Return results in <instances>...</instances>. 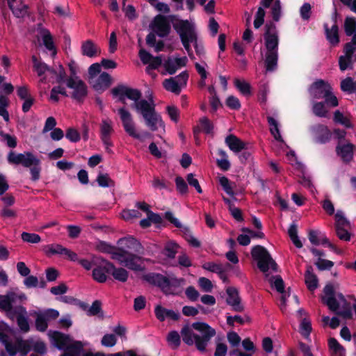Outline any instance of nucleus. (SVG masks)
<instances>
[{"label": "nucleus", "mask_w": 356, "mask_h": 356, "mask_svg": "<svg viewBox=\"0 0 356 356\" xmlns=\"http://www.w3.org/2000/svg\"><path fill=\"white\" fill-rule=\"evenodd\" d=\"M111 92L113 97H118V101L123 104H126V97L134 101L131 107L141 114L145 124L151 131H155L159 127H164L161 116L156 111L152 97L148 100L141 99L142 93L139 90L122 84L114 87Z\"/></svg>", "instance_id": "1"}, {"label": "nucleus", "mask_w": 356, "mask_h": 356, "mask_svg": "<svg viewBox=\"0 0 356 356\" xmlns=\"http://www.w3.org/2000/svg\"><path fill=\"white\" fill-rule=\"evenodd\" d=\"M117 252L113 254V259L130 270L142 271L144 259V247L135 238L129 236L118 241Z\"/></svg>", "instance_id": "2"}, {"label": "nucleus", "mask_w": 356, "mask_h": 356, "mask_svg": "<svg viewBox=\"0 0 356 356\" xmlns=\"http://www.w3.org/2000/svg\"><path fill=\"white\" fill-rule=\"evenodd\" d=\"M181 334L184 343L195 345L199 351L204 352L211 339L216 335V330L205 323L196 322L191 327H183Z\"/></svg>", "instance_id": "3"}, {"label": "nucleus", "mask_w": 356, "mask_h": 356, "mask_svg": "<svg viewBox=\"0 0 356 356\" xmlns=\"http://www.w3.org/2000/svg\"><path fill=\"white\" fill-rule=\"evenodd\" d=\"M323 293L324 295L321 297L322 302L328 307L330 311L345 319L353 318L350 303L341 293L335 295L332 285L327 284L323 289Z\"/></svg>", "instance_id": "4"}, {"label": "nucleus", "mask_w": 356, "mask_h": 356, "mask_svg": "<svg viewBox=\"0 0 356 356\" xmlns=\"http://www.w3.org/2000/svg\"><path fill=\"white\" fill-rule=\"evenodd\" d=\"M252 256L257 261V266L261 272L266 273L269 268L277 270V264L263 246H254L252 250Z\"/></svg>", "instance_id": "5"}, {"label": "nucleus", "mask_w": 356, "mask_h": 356, "mask_svg": "<svg viewBox=\"0 0 356 356\" xmlns=\"http://www.w3.org/2000/svg\"><path fill=\"white\" fill-rule=\"evenodd\" d=\"M67 86L72 90L71 97L79 103H82L88 95L86 83L78 76H70L66 80Z\"/></svg>", "instance_id": "6"}, {"label": "nucleus", "mask_w": 356, "mask_h": 356, "mask_svg": "<svg viewBox=\"0 0 356 356\" xmlns=\"http://www.w3.org/2000/svg\"><path fill=\"white\" fill-rule=\"evenodd\" d=\"M172 25L179 34L181 40H197L194 25L188 20L176 19L175 22H172Z\"/></svg>", "instance_id": "7"}, {"label": "nucleus", "mask_w": 356, "mask_h": 356, "mask_svg": "<svg viewBox=\"0 0 356 356\" xmlns=\"http://www.w3.org/2000/svg\"><path fill=\"white\" fill-rule=\"evenodd\" d=\"M7 159L10 164L22 165L25 168H30L35 163H40V160L30 152L17 154L13 151H10L8 154Z\"/></svg>", "instance_id": "8"}, {"label": "nucleus", "mask_w": 356, "mask_h": 356, "mask_svg": "<svg viewBox=\"0 0 356 356\" xmlns=\"http://www.w3.org/2000/svg\"><path fill=\"white\" fill-rule=\"evenodd\" d=\"M149 27L158 36L166 37L170 32V24L167 17L162 15L155 16L151 22Z\"/></svg>", "instance_id": "9"}, {"label": "nucleus", "mask_w": 356, "mask_h": 356, "mask_svg": "<svg viewBox=\"0 0 356 356\" xmlns=\"http://www.w3.org/2000/svg\"><path fill=\"white\" fill-rule=\"evenodd\" d=\"M118 114L125 132L134 138L140 139V136L136 132L135 124L133 121L131 113L124 107H122L118 109Z\"/></svg>", "instance_id": "10"}, {"label": "nucleus", "mask_w": 356, "mask_h": 356, "mask_svg": "<svg viewBox=\"0 0 356 356\" xmlns=\"http://www.w3.org/2000/svg\"><path fill=\"white\" fill-rule=\"evenodd\" d=\"M265 29L264 39L267 51H277L278 35L275 24L270 22L265 25Z\"/></svg>", "instance_id": "11"}, {"label": "nucleus", "mask_w": 356, "mask_h": 356, "mask_svg": "<svg viewBox=\"0 0 356 356\" xmlns=\"http://www.w3.org/2000/svg\"><path fill=\"white\" fill-rule=\"evenodd\" d=\"M33 31L37 33L35 38L38 41L40 42V39H42L45 47L50 51L54 50L53 55H55L56 50L50 31L44 28L41 23H38L35 25L33 28Z\"/></svg>", "instance_id": "12"}, {"label": "nucleus", "mask_w": 356, "mask_h": 356, "mask_svg": "<svg viewBox=\"0 0 356 356\" xmlns=\"http://www.w3.org/2000/svg\"><path fill=\"white\" fill-rule=\"evenodd\" d=\"M106 263H110V261L102 257L93 256L95 267L92 270V277L95 280L99 283L105 282L107 279L106 273H108V271L106 270Z\"/></svg>", "instance_id": "13"}, {"label": "nucleus", "mask_w": 356, "mask_h": 356, "mask_svg": "<svg viewBox=\"0 0 356 356\" xmlns=\"http://www.w3.org/2000/svg\"><path fill=\"white\" fill-rule=\"evenodd\" d=\"M331 86L322 79L314 82L309 88L310 95L314 99H321L330 94Z\"/></svg>", "instance_id": "14"}, {"label": "nucleus", "mask_w": 356, "mask_h": 356, "mask_svg": "<svg viewBox=\"0 0 356 356\" xmlns=\"http://www.w3.org/2000/svg\"><path fill=\"white\" fill-rule=\"evenodd\" d=\"M8 5L17 18H24L30 15L29 6L23 0H9Z\"/></svg>", "instance_id": "15"}, {"label": "nucleus", "mask_w": 356, "mask_h": 356, "mask_svg": "<svg viewBox=\"0 0 356 356\" xmlns=\"http://www.w3.org/2000/svg\"><path fill=\"white\" fill-rule=\"evenodd\" d=\"M354 149L355 146L352 143L339 141L336 147V152L344 163H350L353 159Z\"/></svg>", "instance_id": "16"}, {"label": "nucleus", "mask_w": 356, "mask_h": 356, "mask_svg": "<svg viewBox=\"0 0 356 356\" xmlns=\"http://www.w3.org/2000/svg\"><path fill=\"white\" fill-rule=\"evenodd\" d=\"M48 334L53 344L60 350H65L72 340L70 335L58 331H49Z\"/></svg>", "instance_id": "17"}, {"label": "nucleus", "mask_w": 356, "mask_h": 356, "mask_svg": "<svg viewBox=\"0 0 356 356\" xmlns=\"http://www.w3.org/2000/svg\"><path fill=\"white\" fill-rule=\"evenodd\" d=\"M227 298V303L230 305L233 310L236 312H241L244 310V306L241 302L238 290L234 287H228L226 290Z\"/></svg>", "instance_id": "18"}, {"label": "nucleus", "mask_w": 356, "mask_h": 356, "mask_svg": "<svg viewBox=\"0 0 356 356\" xmlns=\"http://www.w3.org/2000/svg\"><path fill=\"white\" fill-rule=\"evenodd\" d=\"M312 129L317 142L325 143L330 140L331 132L327 126L318 124L314 126Z\"/></svg>", "instance_id": "19"}, {"label": "nucleus", "mask_w": 356, "mask_h": 356, "mask_svg": "<svg viewBox=\"0 0 356 356\" xmlns=\"http://www.w3.org/2000/svg\"><path fill=\"white\" fill-rule=\"evenodd\" d=\"M95 90H105L112 83V78L107 72H102L99 77L95 78L90 82Z\"/></svg>", "instance_id": "20"}, {"label": "nucleus", "mask_w": 356, "mask_h": 356, "mask_svg": "<svg viewBox=\"0 0 356 356\" xmlns=\"http://www.w3.org/2000/svg\"><path fill=\"white\" fill-rule=\"evenodd\" d=\"M15 318H17V324L22 331L26 332L29 330V324L26 317V309L21 306H16Z\"/></svg>", "instance_id": "21"}, {"label": "nucleus", "mask_w": 356, "mask_h": 356, "mask_svg": "<svg viewBox=\"0 0 356 356\" xmlns=\"http://www.w3.org/2000/svg\"><path fill=\"white\" fill-rule=\"evenodd\" d=\"M108 273H111L113 277L120 282H125L129 277L128 271L123 268H115L112 263H106Z\"/></svg>", "instance_id": "22"}, {"label": "nucleus", "mask_w": 356, "mask_h": 356, "mask_svg": "<svg viewBox=\"0 0 356 356\" xmlns=\"http://www.w3.org/2000/svg\"><path fill=\"white\" fill-rule=\"evenodd\" d=\"M111 120L103 119L99 125L100 128V137L103 143L108 144V139H110L112 133L113 132V129L112 126Z\"/></svg>", "instance_id": "23"}, {"label": "nucleus", "mask_w": 356, "mask_h": 356, "mask_svg": "<svg viewBox=\"0 0 356 356\" xmlns=\"http://www.w3.org/2000/svg\"><path fill=\"white\" fill-rule=\"evenodd\" d=\"M225 143L229 148L235 153H238L246 148V144L233 134H230L226 137Z\"/></svg>", "instance_id": "24"}, {"label": "nucleus", "mask_w": 356, "mask_h": 356, "mask_svg": "<svg viewBox=\"0 0 356 356\" xmlns=\"http://www.w3.org/2000/svg\"><path fill=\"white\" fill-rule=\"evenodd\" d=\"M145 280L150 284L159 286L165 293L166 289V277L157 273H149L144 276Z\"/></svg>", "instance_id": "25"}, {"label": "nucleus", "mask_w": 356, "mask_h": 356, "mask_svg": "<svg viewBox=\"0 0 356 356\" xmlns=\"http://www.w3.org/2000/svg\"><path fill=\"white\" fill-rule=\"evenodd\" d=\"M324 28L325 31L326 38L329 42L334 46L337 45L339 42L338 26L337 24H334L330 29L327 24H325Z\"/></svg>", "instance_id": "26"}, {"label": "nucleus", "mask_w": 356, "mask_h": 356, "mask_svg": "<svg viewBox=\"0 0 356 356\" xmlns=\"http://www.w3.org/2000/svg\"><path fill=\"white\" fill-rule=\"evenodd\" d=\"M0 309L6 313V316L11 320L15 319L16 306L10 305L6 295H0Z\"/></svg>", "instance_id": "27"}, {"label": "nucleus", "mask_w": 356, "mask_h": 356, "mask_svg": "<svg viewBox=\"0 0 356 356\" xmlns=\"http://www.w3.org/2000/svg\"><path fill=\"white\" fill-rule=\"evenodd\" d=\"M305 284L310 291H314L318 287V278L313 273V268L311 266H307L305 275Z\"/></svg>", "instance_id": "28"}, {"label": "nucleus", "mask_w": 356, "mask_h": 356, "mask_svg": "<svg viewBox=\"0 0 356 356\" xmlns=\"http://www.w3.org/2000/svg\"><path fill=\"white\" fill-rule=\"evenodd\" d=\"M81 52L83 55L92 58L99 52V49L92 40H88L82 44Z\"/></svg>", "instance_id": "29"}, {"label": "nucleus", "mask_w": 356, "mask_h": 356, "mask_svg": "<svg viewBox=\"0 0 356 356\" xmlns=\"http://www.w3.org/2000/svg\"><path fill=\"white\" fill-rule=\"evenodd\" d=\"M277 51H267L266 54L265 65L267 71H273L277 63Z\"/></svg>", "instance_id": "30"}, {"label": "nucleus", "mask_w": 356, "mask_h": 356, "mask_svg": "<svg viewBox=\"0 0 356 356\" xmlns=\"http://www.w3.org/2000/svg\"><path fill=\"white\" fill-rule=\"evenodd\" d=\"M332 356H345V349L334 338H330L328 341Z\"/></svg>", "instance_id": "31"}, {"label": "nucleus", "mask_w": 356, "mask_h": 356, "mask_svg": "<svg viewBox=\"0 0 356 356\" xmlns=\"http://www.w3.org/2000/svg\"><path fill=\"white\" fill-rule=\"evenodd\" d=\"M163 86L166 90L173 92L175 95H179L181 88H183L179 83H177L175 81V80H174L172 77L165 79L163 83Z\"/></svg>", "instance_id": "32"}, {"label": "nucleus", "mask_w": 356, "mask_h": 356, "mask_svg": "<svg viewBox=\"0 0 356 356\" xmlns=\"http://www.w3.org/2000/svg\"><path fill=\"white\" fill-rule=\"evenodd\" d=\"M95 249L103 253L110 254L113 259V254L117 252V247L112 246L104 241H99L95 244Z\"/></svg>", "instance_id": "33"}, {"label": "nucleus", "mask_w": 356, "mask_h": 356, "mask_svg": "<svg viewBox=\"0 0 356 356\" xmlns=\"http://www.w3.org/2000/svg\"><path fill=\"white\" fill-rule=\"evenodd\" d=\"M83 345L82 342L79 341L72 340L69 346L65 348V351L70 353L72 356H80L81 351L83 350Z\"/></svg>", "instance_id": "34"}, {"label": "nucleus", "mask_w": 356, "mask_h": 356, "mask_svg": "<svg viewBox=\"0 0 356 356\" xmlns=\"http://www.w3.org/2000/svg\"><path fill=\"white\" fill-rule=\"evenodd\" d=\"M179 248V246L177 243L173 241H169L165 243L163 250V254L168 258L173 259L177 253Z\"/></svg>", "instance_id": "35"}, {"label": "nucleus", "mask_w": 356, "mask_h": 356, "mask_svg": "<svg viewBox=\"0 0 356 356\" xmlns=\"http://www.w3.org/2000/svg\"><path fill=\"white\" fill-rule=\"evenodd\" d=\"M166 289L165 290V293L166 294H172L174 293V289L180 286L181 284L184 283V279H177V278H170L168 279L166 277Z\"/></svg>", "instance_id": "36"}, {"label": "nucleus", "mask_w": 356, "mask_h": 356, "mask_svg": "<svg viewBox=\"0 0 356 356\" xmlns=\"http://www.w3.org/2000/svg\"><path fill=\"white\" fill-rule=\"evenodd\" d=\"M344 31L348 36L356 32V19L353 17H346L343 24Z\"/></svg>", "instance_id": "37"}, {"label": "nucleus", "mask_w": 356, "mask_h": 356, "mask_svg": "<svg viewBox=\"0 0 356 356\" xmlns=\"http://www.w3.org/2000/svg\"><path fill=\"white\" fill-rule=\"evenodd\" d=\"M335 228L350 229V222L343 216V212L338 211L335 215Z\"/></svg>", "instance_id": "38"}, {"label": "nucleus", "mask_w": 356, "mask_h": 356, "mask_svg": "<svg viewBox=\"0 0 356 356\" xmlns=\"http://www.w3.org/2000/svg\"><path fill=\"white\" fill-rule=\"evenodd\" d=\"M67 248L60 244L48 245L44 247L46 254H65Z\"/></svg>", "instance_id": "39"}, {"label": "nucleus", "mask_w": 356, "mask_h": 356, "mask_svg": "<svg viewBox=\"0 0 356 356\" xmlns=\"http://www.w3.org/2000/svg\"><path fill=\"white\" fill-rule=\"evenodd\" d=\"M58 94H60L65 97H68L65 88L61 86H57L54 87L51 90L50 99L54 102L59 101Z\"/></svg>", "instance_id": "40"}, {"label": "nucleus", "mask_w": 356, "mask_h": 356, "mask_svg": "<svg viewBox=\"0 0 356 356\" xmlns=\"http://www.w3.org/2000/svg\"><path fill=\"white\" fill-rule=\"evenodd\" d=\"M288 234L293 241V244L298 248L302 247V244L298 236L297 226L294 224L291 225L288 230Z\"/></svg>", "instance_id": "41"}, {"label": "nucleus", "mask_w": 356, "mask_h": 356, "mask_svg": "<svg viewBox=\"0 0 356 356\" xmlns=\"http://www.w3.org/2000/svg\"><path fill=\"white\" fill-rule=\"evenodd\" d=\"M313 113L318 117H327V111L325 108L324 102H314L312 106Z\"/></svg>", "instance_id": "42"}, {"label": "nucleus", "mask_w": 356, "mask_h": 356, "mask_svg": "<svg viewBox=\"0 0 356 356\" xmlns=\"http://www.w3.org/2000/svg\"><path fill=\"white\" fill-rule=\"evenodd\" d=\"M341 88L349 92L356 91V82H354L352 78L347 77L341 82Z\"/></svg>", "instance_id": "43"}, {"label": "nucleus", "mask_w": 356, "mask_h": 356, "mask_svg": "<svg viewBox=\"0 0 356 356\" xmlns=\"http://www.w3.org/2000/svg\"><path fill=\"white\" fill-rule=\"evenodd\" d=\"M97 181L102 187L114 186L115 182L112 180L108 174L100 173L97 178Z\"/></svg>", "instance_id": "44"}, {"label": "nucleus", "mask_w": 356, "mask_h": 356, "mask_svg": "<svg viewBox=\"0 0 356 356\" xmlns=\"http://www.w3.org/2000/svg\"><path fill=\"white\" fill-rule=\"evenodd\" d=\"M149 3L153 6L157 11L163 13H170V8L168 4L160 2L159 0H147Z\"/></svg>", "instance_id": "45"}, {"label": "nucleus", "mask_w": 356, "mask_h": 356, "mask_svg": "<svg viewBox=\"0 0 356 356\" xmlns=\"http://www.w3.org/2000/svg\"><path fill=\"white\" fill-rule=\"evenodd\" d=\"M234 84L243 95H249L250 94V86L248 83L236 79L234 80Z\"/></svg>", "instance_id": "46"}, {"label": "nucleus", "mask_w": 356, "mask_h": 356, "mask_svg": "<svg viewBox=\"0 0 356 356\" xmlns=\"http://www.w3.org/2000/svg\"><path fill=\"white\" fill-rule=\"evenodd\" d=\"M21 237L24 242L30 243H38L41 241L40 236L34 233L22 232Z\"/></svg>", "instance_id": "47"}, {"label": "nucleus", "mask_w": 356, "mask_h": 356, "mask_svg": "<svg viewBox=\"0 0 356 356\" xmlns=\"http://www.w3.org/2000/svg\"><path fill=\"white\" fill-rule=\"evenodd\" d=\"M175 184L177 190L181 195H186L188 193V185L182 177H177L175 178Z\"/></svg>", "instance_id": "48"}, {"label": "nucleus", "mask_w": 356, "mask_h": 356, "mask_svg": "<svg viewBox=\"0 0 356 356\" xmlns=\"http://www.w3.org/2000/svg\"><path fill=\"white\" fill-rule=\"evenodd\" d=\"M334 120L337 122L344 125L346 127L350 128L352 127V124L350 120L343 116V113L339 111H336L334 113Z\"/></svg>", "instance_id": "49"}, {"label": "nucleus", "mask_w": 356, "mask_h": 356, "mask_svg": "<svg viewBox=\"0 0 356 356\" xmlns=\"http://www.w3.org/2000/svg\"><path fill=\"white\" fill-rule=\"evenodd\" d=\"M281 3L280 0H275L271 8V15L275 22H278L281 17Z\"/></svg>", "instance_id": "50"}, {"label": "nucleus", "mask_w": 356, "mask_h": 356, "mask_svg": "<svg viewBox=\"0 0 356 356\" xmlns=\"http://www.w3.org/2000/svg\"><path fill=\"white\" fill-rule=\"evenodd\" d=\"M339 68L341 71L346 70L347 68L352 69V58L347 56H341L339 58Z\"/></svg>", "instance_id": "51"}, {"label": "nucleus", "mask_w": 356, "mask_h": 356, "mask_svg": "<svg viewBox=\"0 0 356 356\" xmlns=\"http://www.w3.org/2000/svg\"><path fill=\"white\" fill-rule=\"evenodd\" d=\"M315 265L320 270H330L333 266L334 263L332 261L327 260L319 257Z\"/></svg>", "instance_id": "52"}, {"label": "nucleus", "mask_w": 356, "mask_h": 356, "mask_svg": "<svg viewBox=\"0 0 356 356\" xmlns=\"http://www.w3.org/2000/svg\"><path fill=\"white\" fill-rule=\"evenodd\" d=\"M203 268L211 272L217 273L221 275L224 273L223 267L220 264L209 262L204 264ZM221 277H222V275H221Z\"/></svg>", "instance_id": "53"}, {"label": "nucleus", "mask_w": 356, "mask_h": 356, "mask_svg": "<svg viewBox=\"0 0 356 356\" xmlns=\"http://www.w3.org/2000/svg\"><path fill=\"white\" fill-rule=\"evenodd\" d=\"M266 12L262 7H259L257 12L255 19L254 22V26L256 29H259L264 22Z\"/></svg>", "instance_id": "54"}, {"label": "nucleus", "mask_w": 356, "mask_h": 356, "mask_svg": "<svg viewBox=\"0 0 356 356\" xmlns=\"http://www.w3.org/2000/svg\"><path fill=\"white\" fill-rule=\"evenodd\" d=\"M47 319L44 315H38L35 320V326L38 330L44 332L47 328Z\"/></svg>", "instance_id": "55"}, {"label": "nucleus", "mask_w": 356, "mask_h": 356, "mask_svg": "<svg viewBox=\"0 0 356 356\" xmlns=\"http://www.w3.org/2000/svg\"><path fill=\"white\" fill-rule=\"evenodd\" d=\"M312 331V325L310 321L307 319L306 318H304L300 323V332L301 334L305 337H307L310 332Z\"/></svg>", "instance_id": "56"}, {"label": "nucleus", "mask_w": 356, "mask_h": 356, "mask_svg": "<svg viewBox=\"0 0 356 356\" xmlns=\"http://www.w3.org/2000/svg\"><path fill=\"white\" fill-rule=\"evenodd\" d=\"M184 237L186 240L193 247L199 248L200 246V242L195 238L191 231L188 228L184 229Z\"/></svg>", "instance_id": "57"}, {"label": "nucleus", "mask_w": 356, "mask_h": 356, "mask_svg": "<svg viewBox=\"0 0 356 356\" xmlns=\"http://www.w3.org/2000/svg\"><path fill=\"white\" fill-rule=\"evenodd\" d=\"M117 339L113 334H106L102 339V344L106 347H112L115 345Z\"/></svg>", "instance_id": "58"}, {"label": "nucleus", "mask_w": 356, "mask_h": 356, "mask_svg": "<svg viewBox=\"0 0 356 356\" xmlns=\"http://www.w3.org/2000/svg\"><path fill=\"white\" fill-rule=\"evenodd\" d=\"M122 218L126 220H129L132 218H138L141 216V213L135 209L124 210L122 212Z\"/></svg>", "instance_id": "59"}, {"label": "nucleus", "mask_w": 356, "mask_h": 356, "mask_svg": "<svg viewBox=\"0 0 356 356\" xmlns=\"http://www.w3.org/2000/svg\"><path fill=\"white\" fill-rule=\"evenodd\" d=\"M186 180L188 184L191 186H193L198 193H202V189L199 184L198 180L195 177V175L193 173H190L186 177Z\"/></svg>", "instance_id": "60"}, {"label": "nucleus", "mask_w": 356, "mask_h": 356, "mask_svg": "<svg viewBox=\"0 0 356 356\" xmlns=\"http://www.w3.org/2000/svg\"><path fill=\"white\" fill-rule=\"evenodd\" d=\"M65 136L71 142L76 143L80 140V134L78 131L74 128H69L66 131Z\"/></svg>", "instance_id": "61"}, {"label": "nucleus", "mask_w": 356, "mask_h": 356, "mask_svg": "<svg viewBox=\"0 0 356 356\" xmlns=\"http://www.w3.org/2000/svg\"><path fill=\"white\" fill-rule=\"evenodd\" d=\"M301 17L304 20H309L312 13V6L309 3H305L300 9Z\"/></svg>", "instance_id": "62"}, {"label": "nucleus", "mask_w": 356, "mask_h": 356, "mask_svg": "<svg viewBox=\"0 0 356 356\" xmlns=\"http://www.w3.org/2000/svg\"><path fill=\"white\" fill-rule=\"evenodd\" d=\"M0 135L9 147L15 148L17 146V139L15 136L5 134L3 131L0 132Z\"/></svg>", "instance_id": "63"}, {"label": "nucleus", "mask_w": 356, "mask_h": 356, "mask_svg": "<svg viewBox=\"0 0 356 356\" xmlns=\"http://www.w3.org/2000/svg\"><path fill=\"white\" fill-rule=\"evenodd\" d=\"M350 229L335 228L336 234L340 240L349 241L350 240Z\"/></svg>", "instance_id": "64"}]
</instances>
